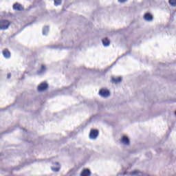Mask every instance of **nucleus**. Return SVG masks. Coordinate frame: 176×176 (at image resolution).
I'll use <instances>...</instances> for the list:
<instances>
[{"label": "nucleus", "instance_id": "nucleus-1", "mask_svg": "<svg viewBox=\"0 0 176 176\" xmlns=\"http://www.w3.org/2000/svg\"><path fill=\"white\" fill-rule=\"evenodd\" d=\"M9 25H10V22H9V21L2 20L0 21V30H8L9 28Z\"/></svg>", "mask_w": 176, "mask_h": 176}, {"label": "nucleus", "instance_id": "nucleus-2", "mask_svg": "<svg viewBox=\"0 0 176 176\" xmlns=\"http://www.w3.org/2000/svg\"><path fill=\"white\" fill-rule=\"evenodd\" d=\"M99 96L102 97V98H108L111 94L109 90L102 89L99 91Z\"/></svg>", "mask_w": 176, "mask_h": 176}, {"label": "nucleus", "instance_id": "nucleus-3", "mask_svg": "<svg viewBox=\"0 0 176 176\" xmlns=\"http://www.w3.org/2000/svg\"><path fill=\"white\" fill-rule=\"evenodd\" d=\"M97 137H98V131L96 129H92L89 133V139L90 140H97Z\"/></svg>", "mask_w": 176, "mask_h": 176}, {"label": "nucleus", "instance_id": "nucleus-4", "mask_svg": "<svg viewBox=\"0 0 176 176\" xmlns=\"http://www.w3.org/2000/svg\"><path fill=\"white\" fill-rule=\"evenodd\" d=\"M49 85L46 82H42L38 87V91H45V90H47Z\"/></svg>", "mask_w": 176, "mask_h": 176}, {"label": "nucleus", "instance_id": "nucleus-5", "mask_svg": "<svg viewBox=\"0 0 176 176\" xmlns=\"http://www.w3.org/2000/svg\"><path fill=\"white\" fill-rule=\"evenodd\" d=\"M14 10H16L17 12H21V10H24V8L20 3H15L13 5Z\"/></svg>", "mask_w": 176, "mask_h": 176}, {"label": "nucleus", "instance_id": "nucleus-6", "mask_svg": "<svg viewBox=\"0 0 176 176\" xmlns=\"http://www.w3.org/2000/svg\"><path fill=\"white\" fill-rule=\"evenodd\" d=\"M45 72H46V65H42L41 69L38 70L37 74L38 75H43Z\"/></svg>", "mask_w": 176, "mask_h": 176}, {"label": "nucleus", "instance_id": "nucleus-7", "mask_svg": "<svg viewBox=\"0 0 176 176\" xmlns=\"http://www.w3.org/2000/svg\"><path fill=\"white\" fill-rule=\"evenodd\" d=\"M54 166H58L57 167L52 166L51 167L52 171L54 173H58L60 171V164L58 162L54 163Z\"/></svg>", "mask_w": 176, "mask_h": 176}, {"label": "nucleus", "instance_id": "nucleus-8", "mask_svg": "<svg viewBox=\"0 0 176 176\" xmlns=\"http://www.w3.org/2000/svg\"><path fill=\"white\" fill-rule=\"evenodd\" d=\"M121 142H122V144H124V145H129L130 140H129V138H127L126 136H123L121 140Z\"/></svg>", "mask_w": 176, "mask_h": 176}, {"label": "nucleus", "instance_id": "nucleus-9", "mask_svg": "<svg viewBox=\"0 0 176 176\" xmlns=\"http://www.w3.org/2000/svg\"><path fill=\"white\" fill-rule=\"evenodd\" d=\"M144 19L146 20V21H152V20H153V16H152V15L149 13H146Z\"/></svg>", "mask_w": 176, "mask_h": 176}, {"label": "nucleus", "instance_id": "nucleus-10", "mask_svg": "<svg viewBox=\"0 0 176 176\" xmlns=\"http://www.w3.org/2000/svg\"><path fill=\"white\" fill-rule=\"evenodd\" d=\"M102 42L104 47H108V46L111 45V42L109 41V39H108V38H103Z\"/></svg>", "mask_w": 176, "mask_h": 176}, {"label": "nucleus", "instance_id": "nucleus-11", "mask_svg": "<svg viewBox=\"0 0 176 176\" xmlns=\"http://www.w3.org/2000/svg\"><path fill=\"white\" fill-rule=\"evenodd\" d=\"M90 175H91V172L89 169H84L80 174V176H90Z\"/></svg>", "mask_w": 176, "mask_h": 176}, {"label": "nucleus", "instance_id": "nucleus-12", "mask_svg": "<svg viewBox=\"0 0 176 176\" xmlns=\"http://www.w3.org/2000/svg\"><path fill=\"white\" fill-rule=\"evenodd\" d=\"M122 82V78L120 77L114 78L113 77L111 78V82L114 83L115 85H118V83H120Z\"/></svg>", "mask_w": 176, "mask_h": 176}, {"label": "nucleus", "instance_id": "nucleus-13", "mask_svg": "<svg viewBox=\"0 0 176 176\" xmlns=\"http://www.w3.org/2000/svg\"><path fill=\"white\" fill-rule=\"evenodd\" d=\"M3 56L5 58H10V52L8 50L3 51Z\"/></svg>", "mask_w": 176, "mask_h": 176}, {"label": "nucleus", "instance_id": "nucleus-14", "mask_svg": "<svg viewBox=\"0 0 176 176\" xmlns=\"http://www.w3.org/2000/svg\"><path fill=\"white\" fill-rule=\"evenodd\" d=\"M131 175L132 176H142V173L138 170H133L132 173H131Z\"/></svg>", "mask_w": 176, "mask_h": 176}, {"label": "nucleus", "instance_id": "nucleus-15", "mask_svg": "<svg viewBox=\"0 0 176 176\" xmlns=\"http://www.w3.org/2000/svg\"><path fill=\"white\" fill-rule=\"evenodd\" d=\"M49 32V26H45L43 28V35H47Z\"/></svg>", "mask_w": 176, "mask_h": 176}, {"label": "nucleus", "instance_id": "nucleus-16", "mask_svg": "<svg viewBox=\"0 0 176 176\" xmlns=\"http://www.w3.org/2000/svg\"><path fill=\"white\" fill-rule=\"evenodd\" d=\"M169 4L170 6H176V0H169Z\"/></svg>", "mask_w": 176, "mask_h": 176}, {"label": "nucleus", "instance_id": "nucleus-17", "mask_svg": "<svg viewBox=\"0 0 176 176\" xmlns=\"http://www.w3.org/2000/svg\"><path fill=\"white\" fill-rule=\"evenodd\" d=\"M61 1L62 0H54L55 6H58L61 5Z\"/></svg>", "mask_w": 176, "mask_h": 176}, {"label": "nucleus", "instance_id": "nucleus-18", "mask_svg": "<svg viewBox=\"0 0 176 176\" xmlns=\"http://www.w3.org/2000/svg\"><path fill=\"white\" fill-rule=\"evenodd\" d=\"M70 89L71 88H65V89H63V93L67 94L70 90Z\"/></svg>", "mask_w": 176, "mask_h": 176}, {"label": "nucleus", "instance_id": "nucleus-19", "mask_svg": "<svg viewBox=\"0 0 176 176\" xmlns=\"http://www.w3.org/2000/svg\"><path fill=\"white\" fill-rule=\"evenodd\" d=\"M126 1L127 0H118V2H120V3H123L124 2H126Z\"/></svg>", "mask_w": 176, "mask_h": 176}, {"label": "nucleus", "instance_id": "nucleus-20", "mask_svg": "<svg viewBox=\"0 0 176 176\" xmlns=\"http://www.w3.org/2000/svg\"><path fill=\"white\" fill-rule=\"evenodd\" d=\"M12 76V74H8L7 76L8 79H10V77Z\"/></svg>", "mask_w": 176, "mask_h": 176}, {"label": "nucleus", "instance_id": "nucleus-21", "mask_svg": "<svg viewBox=\"0 0 176 176\" xmlns=\"http://www.w3.org/2000/svg\"><path fill=\"white\" fill-rule=\"evenodd\" d=\"M175 116H176V111H175Z\"/></svg>", "mask_w": 176, "mask_h": 176}, {"label": "nucleus", "instance_id": "nucleus-22", "mask_svg": "<svg viewBox=\"0 0 176 176\" xmlns=\"http://www.w3.org/2000/svg\"><path fill=\"white\" fill-rule=\"evenodd\" d=\"M25 129H23V131H25Z\"/></svg>", "mask_w": 176, "mask_h": 176}, {"label": "nucleus", "instance_id": "nucleus-23", "mask_svg": "<svg viewBox=\"0 0 176 176\" xmlns=\"http://www.w3.org/2000/svg\"><path fill=\"white\" fill-rule=\"evenodd\" d=\"M109 68H111V67L107 68V69H109Z\"/></svg>", "mask_w": 176, "mask_h": 176}]
</instances>
